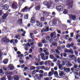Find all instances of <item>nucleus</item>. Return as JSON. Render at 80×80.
<instances>
[{
    "instance_id": "1",
    "label": "nucleus",
    "mask_w": 80,
    "mask_h": 80,
    "mask_svg": "<svg viewBox=\"0 0 80 80\" xmlns=\"http://www.w3.org/2000/svg\"><path fill=\"white\" fill-rule=\"evenodd\" d=\"M32 8V7H30L29 8H28L27 6L25 7L21 11L22 12H29L30 10V9Z\"/></svg>"
},
{
    "instance_id": "2",
    "label": "nucleus",
    "mask_w": 80,
    "mask_h": 80,
    "mask_svg": "<svg viewBox=\"0 0 80 80\" xmlns=\"http://www.w3.org/2000/svg\"><path fill=\"white\" fill-rule=\"evenodd\" d=\"M1 42L3 43V42H6V43H10V40L7 38H4L2 39L1 40Z\"/></svg>"
},
{
    "instance_id": "3",
    "label": "nucleus",
    "mask_w": 80,
    "mask_h": 80,
    "mask_svg": "<svg viewBox=\"0 0 80 80\" xmlns=\"http://www.w3.org/2000/svg\"><path fill=\"white\" fill-rule=\"evenodd\" d=\"M23 45L24 46H25L24 48L25 50L26 51L28 50V47H30V43L28 42L26 44H23Z\"/></svg>"
},
{
    "instance_id": "4",
    "label": "nucleus",
    "mask_w": 80,
    "mask_h": 80,
    "mask_svg": "<svg viewBox=\"0 0 80 80\" xmlns=\"http://www.w3.org/2000/svg\"><path fill=\"white\" fill-rule=\"evenodd\" d=\"M57 9L59 12H61L63 10V8L62 6H58L56 7Z\"/></svg>"
},
{
    "instance_id": "5",
    "label": "nucleus",
    "mask_w": 80,
    "mask_h": 80,
    "mask_svg": "<svg viewBox=\"0 0 80 80\" xmlns=\"http://www.w3.org/2000/svg\"><path fill=\"white\" fill-rule=\"evenodd\" d=\"M49 31V27H45L41 31V32H47Z\"/></svg>"
},
{
    "instance_id": "6",
    "label": "nucleus",
    "mask_w": 80,
    "mask_h": 80,
    "mask_svg": "<svg viewBox=\"0 0 80 80\" xmlns=\"http://www.w3.org/2000/svg\"><path fill=\"white\" fill-rule=\"evenodd\" d=\"M69 17L71 19H72L73 20H76V18H77L76 15L73 14L70 15Z\"/></svg>"
},
{
    "instance_id": "7",
    "label": "nucleus",
    "mask_w": 80,
    "mask_h": 80,
    "mask_svg": "<svg viewBox=\"0 0 80 80\" xmlns=\"http://www.w3.org/2000/svg\"><path fill=\"white\" fill-rule=\"evenodd\" d=\"M35 77L38 78V80H41V77H43V75L42 74L38 75L36 74L35 75Z\"/></svg>"
},
{
    "instance_id": "8",
    "label": "nucleus",
    "mask_w": 80,
    "mask_h": 80,
    "mask_svg": "<svg viewBox=\"0 0 80 80\" xmlns=\"http://www.w3.org/2000/svg\"><path fill=\"white\" fill-rule=\"evenodd\" d=\"M58 21V18H54L52 20V23L54 25H57V21Z\"/></svg>"
},
{
    "instance_id": "9",
    "label": "nucleus",
    "mask_w": 80,
    "mask_h": 80,
    "mask_svg": "<svg viewBox=\"0 0 80 80\" xmlns=\"http://www.w3.org/2000/svg\"><path fill=\"white\" fill-rule=\"evenodd\" d=\"M12 8L14 9H17V3L13 2L12 5Z\"/></svg>"
},
{
    "instance_id": "10",
    "label": "nucleus",
    "mask_w": 80,
    "mask_h": 80,
    "mask_svg": "<svg viewBox=\"0 0 80 80\" xmlns=\"http://www.w3.org/2000/svg\"><path fill=\"white\" fill-rule=\"evenodd\" d=\"M50 37L51 38H53H53H56V33H55V32H52L50 34Z\"/></svg>"
},
{
    "instance_id": "11",
    "label": "nucleus",
    "mask_w": 80,
    "mask_h": 80,
    "mask_svg": "<svg viewBox=\"0 0 80 80\" xmlns=\"http://www.w3.org/2000/svg\"><path fill=\"white\" fill-rule=\"evenodd\" d=\"M9 7L7 4H5L2 6V8L5 10H8Z\"/></svg>"
},
{
    "instance_id": "12",
    "label": "nucleus",
    "mask_w": 80,
    "mask_h": 80,
    "mask_svg": "<svg viewBox=\"0 0 80 80\" xmlns=\"http://www.w3.org/2000/svg\"><path fill=\"white\" fill-rule=\"evenodd\" d=\"M40 55L41 56V58L42 60H46V59H45V54L43 53H41L40 54Z\"/></svg>"
},
{
    "instance_id": "13",
    "label": "nucleus",
    "mask_w": 80,
    "mask_h": 80,
    "mask_svg": "<svg viewBox=\"0 0 80 80\" xmlns=\"http://www.w3.org/2000/svg\"><path fill=\"white\" fill-rule=\"evenodd\" d=\"M35 18L34 17H32L31 18L30 22L32 23H34L35 22Z\"/></svg>"
},
{
    "instance_id": "14",
    "label": "nucleus",
    "mask_w": 80,
    "mask_h": 80,
    "mask_svg": "<svg viewBox=\"0 0 80 80\" xmlns=\"http://www.w3.org/2000/svg\"><path fill=\"white\" fill-rule=\"evenodd\" d=\"M68 8L69 9L72 8L73 6V2H70L68 4Z\"/></svg>"
},
{
    "instance_id": "15",
    "label": "nucleus",
    "mask_w": 80,
    "mask_h": 80,
    "mask_svg": "<svg viewBox=\"0 0 80 80\" xmlns=\"http://www.w3.org/2000/svg\"><path fill=\"white\" fill-rule=\"evenodd\" d=\"M9 67L10 68V70H13L14 68V66H12L11 64H10L9 65Z\"/></svg>"
},
{
    "instance_id": "16",
    "label": "nucleus",
    "mask_w": 80,
    "mask_h": 80,
    "mask_svg": "<svg viewBox=\"0 0 80 80\" xmlns=\"http://www.w3.org/2000/svg\"><path fill=\"white\" fill-rule=\"evenodd\" d=\"M63 70L64 72H66V73H67L68 72H70V68H64Z\"/></svg>"
},
{
    "instance_id": "17",
    "label": "nucleus",
    "mask_w": 80,
    "mask_h": 80,
    "mask_svg": "<svg viewBox=\"0 0 80 80\" xmlns=\"http://www.w3.org/2000/svg\"><path fill=\"white\" fill-rule=\"evenodd\" d=\"M37 27H39L40 28H42V27H43V25L42 24V23L39 22L37 24Z\"/></svg>"
},
{
    "instance_id": "18",
    "label": "nucleus",
    "mask_w": 80,
    "mask_h": 80,
    "mask_svg": "<svg viewBox=\"0 0 80 80\" xmlns=\"http://www.w3.org/2000/svg\"><path fill=\"white\" fill-rule=\"evenodd\" d=\"M7 16H8V14L5 13L4 14V15L2 17L3 19H5L7 17Z\"/></svg>"
},
{
    "instance_id": "19",
    "label": "nucleus",
    "mask_w": 80,
    "mask_h": 80,
    "mask_svg": "<svg viewBox=\"0 0 80 80\" xmlns=\"http://www.w3.org/2000/svg\"><path fill=\"white\" fill-rule=\"evenodd\" d=\"M59 75L60 77L61 76H63V75H65V74H64V72L62 71H61V72L59 73Z\"/></svg>"
},
{
    "instance_id": "20",
    "label": "nucleus",
    "mask_w": 80,
    "mask_h": 80,
    "mask_svg": "<svg viewBox=\"0 0 80 80\" xmlns=\"http://www.w3.org/2000/svg\"><path fill=\"white\" fill-rule=\"evenodd\" d=\"M7 77L8 80H13V77H12L11 75H8Z\"/></svg>"
},
{
    "instance_id": "21",
    "label": "nucleus",
    "mask_w": 80,
    "mask_h": 80,
    "mask_svg": "<svg viewBox=\"0 0 80 80\" xmlns=\"http://www.w3.org/2000/svg\"><path fill=\"white\" fill-rule=\"evenodd\" d=\"M14 80H19V77L17 76H16L15 77H13Z\"/></svg>"
},
{
    "instance_id": "22",
    "label": "nucleus",
    "mask_w": 80,
    "mask_h": 80,
    "mask_svg": "<svg viewBox=\"0 0 80 80\" xmlns=\"http://www.w3.org/2000/svg\"><path fill=\"white\" fill-rule=\"evenodd\" d=\"M35 8L36 10H39L40 9V7L39 6H37L35 7Z\"/></svg>"
},
{
    "instance_id": "23",
    "label": "nucleus",
    "mask_w": 80,
    "mask_h": 80,
    "mask_svg": "<svg viewBox=\"0 0 80 80\" xmlns=\"http://www.w3.org/2000/svg\"><path fill=\"white\" fill-rule=\"evenodd\" d=\"M3 62L4 64H7V63H8V59H5L3 61Z\"/></svg>"
},
{
    "instance_id": "24",
    "label": "nucleus",
    "mask_w": 80,
    "mask_h": 80,
    "mask_svg": "<svg viewBox=\"0 0 80 80\" xmlns=\"http://www.w3.org/2000/svg\"><path fill=\"white\" fill-rule=\"evenodd\" d=\"M6 73L7 75H12L13 74V72L9 71H7Z\"/></svg>"
},
{
    "instance_id": "25",
    "label": "nucleus",
    "mask_w": 80,
    "mask_h": 80,
    "mask_svg": "<svg viewBox=\"0 0 80 80\" xmlns=\"http://www.w3.org/2000/svg\"><path fill=\"white\" fill-rule=\"evenodd\" d=\"M52 75H53V73L51 71L49 72L48 74L49 77H51V76H52Z\"/></svg>"
},
{
    "instance_id": "26",
    "label": "nucleus",
    "mask_w": 80,
    "mask_h": 80,
    "mask_svg": "<svg viewBox=\"0 0 80 80\" xmlns=\"http://www.w3.org/2000/svg\"><path fill=\"white\" fill-rule=\"evenodd\" d=\"M44 20H45V17L44 16L40 18L41 22H44Z\"/></svg>"
},
{
    "instance_id": "27",
    "label": "nucleus",
    "mask_w": 80,
    "mask_h": 80,
    "mask_svg": "<svg viewBox=\"0 0 80 80\" xmlns=\"http://www.w3.org/2000/svg\"><path fill=\"white\" fill-rule=\"evenodd\" d=\"M58 68L60 69V70H63V67L62 66V65H59L58 66Z\"/></svg>"
},
{
    "instance_id": "28",
    "label": "nucleus",
    "mask_w": 80,
    "mask_h": 80,
    "mask_svg": "<svg viewBox=\"0 0 80 80\" xmlns=\"http://www.w3.org/2000/svg\"><path fill=\"white\" fill-rule=\"evenodd\" d=\"M30 69L31 70H35V67L33 66H31L30 68Z\"/></svg>"
},
{
    "instance_id": "29",
    "label": "nucleus",
    "mask_w": 80,
    "mask_h": 80,
    "mask_svg": "<svg viewBox=\"0 0 80 80\" xmlns=\"http://www.w3.org/2000/svg\"><path fill=\"white\" fill-rule=\"evenodd\" d=\"M24 18L25 19H28V14H26L25 16H24Z\"/></svg>"
},
{
    "instance_id": "30",
    "label": "nucleus",
    "mask_w": 80,
    "mask_h": 80,
    "mask_svg": "<svg viewBox=\"0 0 80 80\" xmlns=\"http://www.w3.org/2000/svg\"><path fill=\"white\" fill-rule=\"evenodd\" d=\"M73 65L71 63H70V62H68V67H71V66H72Z\"/></svg>"
},
{
    "instance_id": "31",
    "label": "nucleus",
    "mask_w": 80,
    "mask_h": 80,
    "mask_svg": "<svg viewBox=\"0 0 80 80\" xmlns=\"http://www.w3.org/2000/svg\"><path fill=\"white\" fill-rule=\"evenodd\" d=\"M70 57H71V58H73V57H74V59H76L77 58H76V57H75V55H70Z\"/></svg>"
},
{
    "instance_id": "32",
    "label": "nucleus",
    "mask_w": 80,
    "mask_h": 80,
    "mask_svg": "<svg viewBox=\"0 0 80 80\" xmlns=\"http://www.w3.org/2000/svg\"><path fill=\"white\" fill-rule=\"evenodd\" d=\"M67 48H70L71 47L70 44L68 43L66 45Z\"/></svg>"
},
{
    "instance_id": "33",
    "label": "nucleus",
    "mask_w": 80,
    "mask_h": 80,
    "mask_svg": "<svg viewBox=\"0 0 80 80\" xmlns=\"http://www.w3.org/2000/svg\"><path fill=\"white\" fill-rule=\"evenodd\" d=\"M42 43L39 42L38 44V46L39 47H42Z\"/></svg>"
},
{
    "instance_id": "34",
    "label": "nucleus",
    "mask_w": 80,
    "mask_h": 80,
    "mask_svg": "<svg viewBox=\"0 0 80 80\" xmlns=\"http://www.w3.org/2000/svg\"><path fill=\"white\" fill-rule=\"evenodd\" d=\"M50 36H47L46 38V40H47V41H49V40H50Z\"/></svg>"
},
{
    "instance_id": "35",
    "label": "nucleus",
    "mask_w": 80,
    "mask_h": 80,
    "mask_svg": "<svg viewBox=\"0 0 80 80\" xmlns=\"http://www.w3.org/2000/svg\"><path fill=\"white\" fill-rule=\"evenodd\" d=\"M0 73H2V75H4V72H3V70L2 69L0 70Z\"/></svg>"
},
{
    "instance_id": "36",
    "label": "nucleus",
    "mask_w": 80,
    "mask_h": 80,
    "mask_svg": "<svg viewBox=\"0 0 80 80\" xmlns=\"http://www.w3.org/2000/svg\"><path fill=\"white\" fill-rule=\"evenodd\" d=\"M18 21L19 23H22V19L21 18V19H19L18 20Z\"/></svg>"
},
{
    "instance_id": "37",
    "label": "nucleus",
    "mask_w": 80,
    "mask_h": 80,
    "mask_svg": "<svg viewBox=\"0 0 80 80\" xmlns=\"http://www.w3.org/2000/svg\"><path fill=\"white\" fill-rule=\"evenodd\" d=\"M68 12L67 10V9H65L63 12V13L64 14H66V13H67Z\"/></svg>"
},
{
    "instance_id": "38",
    "label": "nucleus",
    "mask_w": 80,
    "mask_h": 80,
    "mask_svg": "<svg viewBox=\"0 0 80 80\" xmlns=\"http://www.w3.org/2000/svg\"><path fill=\"white\" fill-rule=\"evenodd\" d=\"M42 43H47V41L45 40H42Z\"/></svg>"
},
{
    "instance_id": "39",
    "label": "nucleus",
    "mask_w": 80,
    "mask_h": 80,
    "mask_svg": "<svg viewBox=\"0 0 80 80\" xmlns=\"http://www.w3.org/2000/svg\"><path fill=\"white\" fill-rule=\"evenodd\" d=\"M49 57L51 59H53L54 58V56L53 55H50Z\"/></svg>"
},
{
    "instance_id": "40",
    "label": "nucleus",
    "mask_w": 80,
    "mask_h": 80,
    "mask_svg": "<svg viewBox=\"0 0 80 80\" xmlns=\"http://www.w3.org/2000/svg\"><path fill=\"white\" fill-rule=\"evenodd\" d=\"M2 51H0V60H2Z\"/></svg>"
},
{
    "instance_id": "41",
    "label": "nucleus",
    "mask_w": 80,
    "mask_h": 80,
    "mask_svg": "<svg viewBox=\"0 0 80 80\" xmlns=\"http://www.w3.org/2000/svg\"><path fill=\"white\" fill-rule=\"evenodd\" d=\"M78 63L80 64V58H78L77 59Z\"/></svg>"
},
{
    "instance_id": "42",
    "label": "nucleus",
    "mask_w": 80,
    "mask_h": 80,
    "mask_svg": "<svg viewBox=\"0 0 80 80\" xmlns=\"http://www.w3.org/2000/svg\"><path fill=\"white\" fill-rule=\"evenodd\" d=\"M35 60H36V61H37V62H40V58H35Z\"/></svg>"
},
{
    "instance_id": "43",
    "label": "nucleus",
    "mask_w": 80,
    "mask_h": 80,
    "mask_svg": "<svg viewBox=\"0 0 80 80\" xmlns=\"http://www.w3.org/2000/svg\"><path fill=\"white\" fill-rule=\"evenodd\" d=\"M39 63L40 65H43V63H44V62L42 61Z\"/></svg>"
},
{
    "instance_id": "44",
    "label": "nucleus",
    "mask_w": 80,
    "mask_h": 80,
    "mask_svg": "<svg viewBox=\"0 0 80 80\" xmlns=\"http://www.w3.org/2000/svg\"><path fill=\"white\" fill-rule=\"evenodd\" d=\"M70 45H71V47L72 48H73V46H74V43H71Z\"/></svg>"
},
{
    "instance_id": "45",
    "label": "nucleus",
    "mask_w": 80,
    "mask_h": 80,
    "mask_svg": "<svg viewBox=\"0 0 80 80\" xmlns=\"http://www.w3.org/2000/svg\"><path fill=\"white\" fill-rule=\"evenodd\" d=\"M3 11L1 10L0 11V16H1L2 15H3Z\"/></svg>"
},
{
    "instance_id": "46",
    "label": "nucleus",
    "mask_w": 80,
    "mask_h": 80,
    "mask_svg": "<svg viewBox=\"0 0 80 80\" xmlns=\"http://www.w3.org/2000/svg\"><path fill=\"white\" fill-rule=\"evenodd\" d=\"M2 68L4 70H5V71H7V68L5 67H2Z\"/></svg>"
},
{
    "instance_id": "47",
    "label": "nucleus",
    "mask_w": 80,
    "mask_h": 80,
    "mask_svg": "<svg viewBox=\"0 0 80 80\" xmlns=\"http://www.w3.org/2000/svg\"><path fill=\"white\" fill-rule=\"evenodd\" d=\"M65 52H66V53H68H68H70V50H66L65 51Z\"/></svg>"
},
{
    "instance_id": "48",
    "label": "nucleus",
    "mask_w": 80,
    "mask_h": 80,
    "mask_svg": "<svg viewBox=\"0 0 80 80\" xmlns=\"http://www.w3.org/2000/svg\"><path fill=\"white\" fill-rule=\"evenodd\" d=\"M78 37H79V36H78V34H77L76 35V40H78Z\"/></svg>"
},
{
    "instance_id": "49",
    "label": "nucleus",
    "mask_w": 80,
    "mask_h": 80,
    "mask_svg": "<svg viewBox=\"0 0 80 80\" xmlns=\"http://www.w3.org/2000/svg\"><path fill=\"white\" fill-rule=\"evenodd\" d=\"M39 72L41 73H43V71L42 70H39Z\"/></svg>"
},
{
    "instance_id": "50",
    "label": "nucleus",
    "mask_w": 80,
    "mask_h": 80,
    "mask_svg": "<svg viewBox=\"0 0 80 80\" xmlns=\"http://www.w3.org/2000/svg\"><path fill=\"white\" fill-rule=\"evenodd\" d=\"M70 34V37H73V33L72 32Z\"/></svg>"
},
{
    "instance_id": "51",
    "label": "nucleus",
    "mask_w": 80,
    "mask_h": 80,
    "mask_svg": "<svg viewBox=\"0 0 80 80\" xmlns=\"http://www.w3.org/2000/svg\"><path fill=\"white\" fill-rule=\"evenodd\" d=\"M47 14V13L45 11H43V15H45L46 14Z\"/></svg>"
},
{
    "instance_id": "52",
    "label": "nucleus",
    "mask_w": 80,
    "mask_h": 80,
    "mask_svg": "<svg viewBox=\"0 0 80 80\" xmlns=\"http://www.w3.org/2000/svg\"><path fill=\"white\" fill-rule=\"evenodd\" d=\"M14 49L15 52H17L18 50L17 49V47H15L14 48Z\"/></svg>"
},
{
    "instance_id": "53",
    "label": "nucleus",
    "mask_w": 80,
    "mask_h": 80,
    "mask_svg": "<svg viewBox=\"0 0 80 80\" xmlns=\"http://www.w3.org/2000/svg\"><path fill=\"white\" fill-rule=\"evenodd\" d=\"M36 68L38 70H40V69L41 68V66H37L36 67Z\"/></svg>"
},
{
    "instance_id": "54",
    "label": "nucleus",
    "mask_w": 80,
    "mask_h": 80,
    "mask_svg": "<svg viewBox=\"0 0 80 80\" xmlns=\"http://www.w3.org/2000/svg\"><path fill=\"white\" fill-rule=\"evenodd\" d=\"M73 67L74 68H77V67H78V65H74Z\"/></svg>"
},
{
    "instance_id": "55",
    "label": "nucleus",
    "mask_w": 80,
    "mask_h": 80,
    "mask_svg": "<svg viewBox=\"0 0 80 80\" xmlns=\"http://www.w3.org/2000/svg\"><path fill=\"white\" fill-rule=\"evenodd\" d=\"M54 74L55 75H58V72H57V71H55L54 72Z\"/></svg>"
},
{
    "instance_id": "56",
    "label": "nucleus",
    "mask_w": 80,
    "mask_h": 80,
    "mask_svg": "<svg viewBox=\"0 0 80 80\" xmlns=\"http://www.w3.org/2000/svg\"><path fill=\"white\" fill-rule=\"evenodd\" d=\"M78 52L77 51H75V55H78Z\"/></svg>"
},
{
    "instance_id": "57",
    "label": "nucleus",
    "mask_w": 80,
    "mask_h": 80,
    "mask_svg": "<svg viewBox=\"0 0 80 80\" xmlns=\"http://www.w3.org/2000/svg\"><path fill=\"white\" fill-rule=\"evenodd\" d=\"M73 50H77V47L76 46H74L73 47H72Z\"/></svg>"
},
{
    "instance_id": "58",
    "label": "nucleus",
    "mask_w": 80,
    "mask_h": 80,
    "mask_svg": "<svg viewBox=\"0 0 80 80\" xmlns=\"http://www.w3.org/2000/svg\"><path fill=\"white\" fill-rule=\"evenodd\" d=\"M44 68H45V66H41V69H42V70H43Z\"/></svg>"
},
{
    "instance_id": "59",
    "label": "nucleus",
    "mask_w": 80,
    "mask_h": 80,
    "mask_svg": "<svg viewBox=\"0 0 80 80\" xmlns=\"http://www.w3.org/2000/svg\"><path fill=\"white\" fill-rule=\"evenodd\" d=\"M45 54L46 55H49V52H46L45 53Z\"/></svg>"
},
{
    "instance_id": "60",
    "label": "nucleus",
    "mask_w": 80,
    "mask_h": 80,
    "mask_svg": "<svg viewBox=\"0 0 80 80\" xmlns=\"http://www.w3.org/2000/svg\"><path fill=\"white\" fill-rule=\"evenodd\" d=\"M36 73V72H35V71H32V75H35Z\"/></svg>"
},
{
    "instance_id": "61",
    "label": "nucleus",
    "mask_w": 80,
    "mask_h": 80,
    "mask_svg": "<svg viewBox=\"0 0 80 80\" xmlns=\"http://www.w3.org/2000/svg\"><path fill=\"white\" fill-rule=\"evenodd\" d=\"M65 65V62H64V61H62V65H63V66H64Z\"/></svg>"
},
{
    "instance_id": "62",
    "label": "nucleus",
    "mask_w": 80,
    "mask_h": 80,
    "mask_svg": "<svg viewBox=\"0 0 80 80\" xmlns=\"http://www.w3.org/2000/svg\"><path fill=\"white\" fill-rule=\"evenodd\" d=\"M63 55L64 57H67V54L66 53H64Z\"/></svg>"
},
{
    "instance_id": "63",
    "label": "nucleus",
    "mask_w": 80,
    "mask_h": 80,
    "mask_svg": "<svg viewBox=\"0 0 80 80\" xmlns=\"http://www.w3.org/2000/svg\"><path fill=\"white\" fill-rule=\"evenodd\" d=\"M52 44L53 46H55V45H56V42H52Z\"/></svg>"
},
{
    "instance_id": "64",
    "label": "nucleus",
    "mask_w": 80,
    "mask_h": 80,
    "mask_svg": "<svg viewBox=\"0 0 80 80\" xmlns=\"http://www.w3.org/2000/svg\"><path fill=\"white\" fill-rule=\"evenodd\" d=\"M49 79H50L49 78H44V80H49Z\"/></svg>"
}]
</instances>
